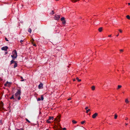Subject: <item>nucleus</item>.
<instances>
[{
    "mask_svg": "<svg viewBox=\"0 0 130 130\" xmlns=\"http://www.w3.org/2000/svg\"><path fill=\"white\" fill-rule=\"evenodd\" d=\"M91 89L93 90H94L95 89V87L94 86H93L91 87Z\"/></svg>",
    "mask_w": 130,
    "mask_h": 130,
    "instance_id": "nucleus-16",
    "label": "nucleus"
},
{
    "mask_svg": "<svg viewBox=\"0 0 130 130\" xmlns=\"http://www.w3.org/2000/svg\"><path fill=\"white\" fill-rule=\"evenodd\" d=\"M73 80L74 81L75 80V79H73Z\"/></svg>",
    "mask_w": 130,
    "mask_h": 130,
    "instance_id": "nucleus-45",
    "label": "nucleus"
},
{
    "mask_svg": "<svg viewBox=\"0 0 130 130\" xmlns=\"http://www.w3.org/2000/svg\"><path fill=\"white\" fill-rule=\"evenodd\" d=\"M128 119V118H126L125 119V120H127Z\"/></svg>",
    "mask_w": 130,
    "mask_h": 130,
    "instance_id": "nucleus-48",
    "label": "nucleus"
},
{
    "mask_svg": "<svg viewBox=\"0 0 130 130\" xmlns=\"http://www.w3.org/2000/svg\"><path fill=\"white\" fill-rule=\"evenodd\" d=\"M126 17L129 20L130 19V17L129 16V15H127L126 16Z\"/></svg>",
    "mask_w": 130,
    "mask_h": 130,
    "instance_id": "nucleus-17",
    "label": "nucleus"
},
{
    "mask_svg": "<svg viewBox=\"0 0 130 130\" xmlns=\"http://www.w3.org/2000/svg\"><path fill=\"white\" fill-rule=\"evenodd\" d=\"M108 37H111V35H108Z\"/></svg>",
    "mask_w": 130,
    "mask_h": 130,
    "instance_id": "nucleus-42",
    "label": "nucleus"
},
{
    "mask_svg": "<svg viewBox=\"0 0 130 130\" xmlns=\"http://www.w3.org/2000/svg\"><path fill=\"white\" fill-rule=\"evenodd\" d=\"M88 107H86L85 108V109L87 110L88 109Z\"/></svg>",
    "mask_w": 130,
    "mask_h": 130,
    "instance_id": "nucleus-35",
    "label": "nucleus"
},
{
    "mask_svg": "<svg viewBox=\"0 0 130 130\" xmlns=\"http://www.w3.org/2000/svg\"><path fill=\"white\" fill-rule=\"evenodd\" d=\"M17 91L15 94V99H16L17 98L18 96H20L21 93V90L20 89H17Z\"/></svg>",
    "mask_w": 130,
    "mask_h": 130,
    "instance_id": "nucleus-1",
    "label": "nucleus"
},
{
    "mask_svg": "<svg viewBox=\"0 0 130 130\" xmlns=\"http://www.w3.org/2000/svg\"><path fill=\"white\" fill-rule=\"evenodd\" d=\"M13 54L11 55L13 59L14 60L17 57V53L16 50H14L13 52Z\"/></svg>",
    "mask_w": 130,
    "mask_h": 130,
    "instance_id": "nucleus-2",
    "label": "nucleus"
},
{
    "mask_svg": "<svg viewBox=\"0 0 130 130\" xmlns=\"http://www.w3.org/2000/svg\"><path fill=\"white\" fill-rule=\"evenodd\" d=\"M90 114H89V115H90Z\"/></svg>",
    "mask_w": 130,
    "mask_h": 130,
    "instance_id": "nucleus-51",
    "label": "nucleus"
},
{
    "mask_svg": "<svg viewBox=\"0 0 130 130\" xmlns=\"http://www.w3.org/2000/svg\"><path fill=\"white\" fill-rule=\"evenodd\" d=\"M128 125V124H127V123H126L125 124V125Z\"/></svg>",
    "mask_w": 130,
    "mask_h": 130,
    "instance_id": "nucleus-46",
    "label": "nucleus"
},
{
    "mask_svg": "<svg viewBox=\"0 0 130 130\" xmlns=\"http://www.w3.org/2000/svg\"><path fill=\"white\" fill-rule=\"evenodd\" d=\"M62 23L63 24H65V23H66V21L65 20H64V21H62Z\"/></svg>",
    "mask_w": 130,
    "mask_h": 130,
    "instance_id": "nucleus-24",
    "label": "nucleus"
},
{
    "mask_svg": "<svg viewBox=\"0 0 130 130\" xmlns=\"http://www.w3.org/2000/svg\"><path fill=\"white\" fill-rule=\"evenodd\" d=\"M49 120H49L48 119V120H47L46 122L47 123H51V122L49 121Z\"/></svg>",
    "mask_w": 130,
    "mask_h": 130,
    "instance_id": "nucleus-29",
    "label": "nucleus"
},
{
    "mask_svg": "<svg viewBox=\"0 0 130 130\" xmlns=\"http://www.w3.org/2000/svg\"><path fill=\"white\" fill-rule=\"evenodd\" d=\"M2 105H2V106H3V103H2Z\"/></svg>",
    "mask_w": 130,
    "mask_h": 130,
    "instance_id": "nucleus-50",
    "label": "nucleus"
},
{
    "mask_svg": "<svg viewBox=\"0 0 130 130\" xmlns=\"http://www.w3.org/2000/svg\"><path fill=\"white\" fill-rule=\"evenodd\" d=\"M32 41H31V42H33L34 41V40L33 38L32 39Z\"/></svg>",
    "mask_w": 130,
    "mask_h": 130,
    "instance_id": "nucleus-41",
    "label": "nucleus"
},
{
    "mask_svg": "<svg viewBox=\"0 0 130 130\" xmlns=\"http://www.w3.org/2000/svg\"><path fill=\"white\" fill-rule=\"evenodd\" d=\"M10 99H15V98H14L13 95H12V96L10 98Z\"/></svg>",
    "mask_w": 130,
    "mask_h": 130,
    "instance_id": "nucleus-30",
    "label": "nucleus"
},
{
    "mask_svg": "<svg viewBox=\"0 0 130 130\" xmlns=\"http://www.w3.org/2000/svg\"><path fill=\"white\" fill-rule=\"evenodd\" d=\"M98 114L97 113H95L93 114L92 116V118H95L98 116Z\"/></svg>",
    "mask_w": 130,
    "mask_h": 130,
    "instance_id": "nucleus-8",
    "label": "nucleus"
},
{
    "mask_svg": "<svg viewBox=\"0 0 130 130\" xmlns=\"http://www.w3.org/2000/svg\"><path fill=\"white\" fill-rule=\"evenodd\" d=\"M41 99L40 98H39L37 99V101H40L41 100L43 101L44 99V98L42 95L41 96Z\"/></svg>",
    "mask_w": 130,
    "mask_h": 130,
    "instance_id": "nucleus-6",
    "label": "nucleus"
},
{
    "mask_svg": "<svg viewBox=\"0 0 130 130\" xmlns=\"http://www.w3.org/2000/svg\"><path fill=\"white\" fill-rule=\"evenodd\" d=\"M119 31L120 32H121V33L122 32V31L121 29H119Z\"/></svg>",
    "mask_w": 130,
    "mask_h": 130,
    "instance_id": "nucleus-34",
    "label": "nucleus"
},
{
    "mask_svg": "<svg viewBox=\"0 0 130 130\" xmlns=\"http://www.w3.org/2000/svg\"><path fill=\"white\" fill-rule=\"evenodd\" d=\"M71 98H70L68 99V100H71Z\"/></svg>",
    "mask_w": 130,
    "mask_h": 130,
    "instance_id": "nucleus-44",
    "label": "nucleus"
},
{
    "mask_svg": "<svg viewBox=\"0 0 130 130\" xmlns=\"http://www.w3.org/2000/svg\"><path fill=\"white\" fill-rule=\"evenodd\" d=\"M60 116H57V118H56L55 119V120L57 121L58 122H59L60 121Z\"/></svg>",
    "mask_w": 130,
    "mask_h": 130,
    "instance_id": "nucleus-5",
    "label": "nucleus"
},
{
    "mask_svg": "<svg viewBox=\"0 0 130 130\" xmlns=\"http://www.w3.org/2000/svg\"><path fill=\"white\" fill-rule=\"evenodd\" d=\"M120 51L121 52H122L123 51V49H121L120 50Z\"/></svg>",
    "mask_w": 130,
    "mask_h": 130,
    "instance_id": "nucleus-38",
    "label": "nucleus"
},
{
    "mask_svg": "<svg viewBox=\"0 0 130 130\" xmlns=\"http://www.w3.org/2000/svg\"><path fill=\"white\" fill-rule=\"evenodd\" d=\"M54 119V117L52 116H50L48 120H53Z\"/></svg>",
    "mask_w": 130,
    "mask_h": 130,
    "instance_id": "nucleus-12",
    "label": "nucleus"
},
{
    "mask_svg": "<svg viewBox=\"0 0 130 130\" xmlns=\"http://www.w3.org/2000/svg\"><path fill=\"white\" fill-rule=\"evenodd\" d=\"M66 128H63V130H66Z\"/></svg>",
    "mask_w": 130,
    "mask_h": 130,
    "instance_id": "nucleus-40",
    "label": "nucleus"
},
{
    "mask_svg": "<svg viewBox=\"0 0 130 130\" xmlns=\"http://www.w3.org/2000/svg\"><path fill=\"white\" fill-rule=\"evenodd\" d=\"M8 48V47L7 46H5L2 47L1 49L2 50L6 51Z\"/></svg>",
    "mask_w": 130,
    "mask_h": 130,
    "instance_id": "nucleus-3",
    "label": "nucleus"
},
{
    "mask_svg": "<svg viewBox=\"0 0 130 130\" xmlns=\"http://www.w3.org/2000/svg\"><path fill=\"white\" fill-rule=\"evenodd\" d=\"M54 11L53 10H52L51 12L50 13L51 14H54Z\"/></svg>",
    "mask_w": 130,
    "mask_h": 130,
    "instance_id": "nucleus-26",
    "label": "nucleus"
},
{
    "mask_svg": "<svg viewBox=\"0 0 130 130\" xmlns=\"http://www.w3.org/2000/svg\"><path fill=\"white\" fill-rule=\"evenodd\" d=\"M117 115L116 114L115 115V117H114V118L115 119H116L117 118Z\"/></svg>",
    "mask_w": 130,
    "mask_h": 130,
    "instance_id": "nucleus-27",
    "label": "nucleus"
},
{
    "mask_svg": "<svg viewBox=\"0 0 130 130\" xmlns=\"http://www.w3.org/2000/svg\"><path fill=\"white\" fill-rule=\"evenodd\" d=\"M17 130H24L23 128H21L20 129H18Z\"/></svg>",
    "mask_w": 130,
    "mask_h": 130,
    "instance_id": "nucleus-36",
    "label": "nucleus"
},
{
    "mask_svg": "<svg viewBox=\"0 0 130 130\" xmlns=\"http://www.w3.org/2000/svg\"><path fill=\"white\" fill-rule=\"evenodd\" d=\"M128 5H130V3H128Z\"/></svg>",
    "mask_w": 130,
    "mask_h": 130,
    "instance_id": "nucleus-47",
    "label": "nucleus"
},
{
    "mask_svg": "<svg viewBox=\"0 0 130 130\" xmlns=\"http://www.w3.org/2000/svg\"><path fill=\"white\" fill-rule=\"evenodd\" d=\"M7 53H8V52H5V54H7Z\"/></svg>",
    "mask_w": 130,
    "mask_h": 130,
    "instance_id": "nucleus-43",
    "label": "nucleus"
},
{
    "mask_svg": "<svg viewBox=\"0 0 130 130\" xmlns=\"http://www.w3.org/2000/svg\"><path fill=\"white\" fill-rule=\"evenodd\" d=\"M5 39L7 41H8V40L7 39V38H5Z\"/></svg>",
    "mask_w": 130,
    "mask_h": 130,
    "instance_id": "nucleus-37",
    "label": "nucleus"
},
{
    "mask_svg": "<svg viewBox=\"0 0 130 130\" xmlns=\"http://www.w3.org/2000/svg\"><path fill=\"white\" fill-rule=\"evenodd\" d=\"M85 122V121H83L81 122V123L82 124H84Z\"/></svg>",
    "mask_w": 130,
    "mask_h": 130,
    "instance_id": "nucleus-32",
    "label": "nucleus"
},
{
    "mask_svg": "<svg viewBox=\"0 0 130 130\" xmlns=\"http://www.w3.org/2000/svg\"><path fill=\"white\" fill-rule=\"evenodd\" d=\"M16 62L15 61H14V60H11V61H10V62H11V63H10V64H12V63H15V62Z\"/></svg>",
    "mask_w": 130,
    "mask_h": 130,
    "instance_id": "nucleus-14",
    "label": "nucleus"
},
{
    "mask_svg": "<svg viewBox=\"0 0 130 130\" xmlns=\"http://www.w3.org/2000/svg\"><path fill=\"white\" fill-rule=\"evenodd\" d=\"M60 20L61 21H64L65 20V18L64 17H62L61 18Z\"/></svg>",
    "mask_w": 130,
    "mask_h": 130,
    "instance_id": "nucleus-18",
    "label": "nucleus"
},
{
    "mask_svg": "<svg viewBox=\"0 0 130 130\" xmlns=\"http://www.w3.org/2000/svg\"><path fill=\"white\" fill-rule=\"evenodd\" d=\"M43 86V84L42 83H40L38 86V88L39 89L42 88Z\"/></svg>",
    "mask_w": 130,
    "mask_h": 130,
    "instance_id": "nucleus-9",
    "label": "nucleus"
},
{
    "mask_svg": "<svg viewBox=\"0 0 130 130\" xmlns=\"http://www.w3.org/2000/svg\"><path fill=\"white\" fill-rule=\"evenodd\" d=\"M60 18V16L59 15H57L55 16L54 17V19L56 20H58Z\"/></svg>",
    "mask_w": 130,
    "mask_h": 130,
    "instance_id": "nucleus-4",
    "label": "nucleus"
},
{
    "mask_svg": "<svg viewBox=\"0 0 130 130\" xmlns=\"http://www.w3.org/2000/svg\"><path fill=\"white\" fill-rule=\"evenodd\" d=\"M17 65H18V64H17V63L16 62H15L14 63V68H16V67H17Z\"/></svg>",
    "mask_w": 130,
    "mask_h": 130,
    "instance_id": "nucleus-13",
    "label": "nucleus"
},
{
    "mask_svg": "<svg viewBox=\"0 0 130 130\" xmlns=\"http://www.w3.org/2000/svg\"><path fill=\"white\" fill-rule=\"evenodd\" d=\"M18 96V98H18V100H19L21 99V97L20 96Z\"/></svg>",
    "mask_w": 130,
    "mask_h": 130,
    "instance_id": "nucleus-33",
    "label": "nucleus"
},
{
    "mask_svg": "<svg viewBox=\"0 0 130 130\" xmlns=\"http://www.w3.org/2000/svg\"><path fill=\"white\" fill-rule=\"evenodd\" d=\"M26 121L28 122L29 123H30V122L27 118H26Z\"/></svg>",
    "mask_w": 130,
    "mask_h": 130,
    "instance_id": "nucleus-31",
    "label": "nucleus"
},
{
    "mask_svg": "<svg viewBox=\"0 0 130 130\" xmlns=\"http://www.w3.org/2000/svg\"><path fill=\"white\" fill-rule=\"evenodd\" d=\"M122 86L121 85H119L118 86V87L117 88V90H118L119 89H120L122 87Z\"/></svg>",
    "mask_w": 130,
    "mask_h": 130,
    "instance_id": "nucleus-11",
    "label": "nucleus"
},
{
    "mask_svg": "<svg viewBox=\"0 0 130 130\" xmlns=\"http://www.w3.org/2000/svg\"><path fill=\"white\" fill-rule=\"evenodd\" d=\"M76 79L77 80L78 82H80L81 81V79H79V78L78 77H77L76 78Z\"/></svg>",
    "mask_w": 130,
    "mask_h": 130,
    "instance_id": "nucleus-20",
    "label": "nucleus"
},
{
    "mask_svg": "<svg viewBox=\"0 0 130 130\" xmlns=\"http://www.w3.org/2000/svg\"><path fill=\"white\" fill-rule=\"evenodd\" d=\"M54 130H61L59 129L57 127H55L54 128Z\"/></svg>",
    "mask_w": 130,
    "mask_h": 130,
    "instance_id": "nucleus-15",
    "label": "nucleus"
},
{
    "mask_svg": "<svg viewBox=\"0 0 130 130\" xmlns=\"http://www.w3.org/2000/svg\"><path fill=\"white\" fill-rule=\"evenodd\" d=\"M28 31L30 33L31 32V28H29L28 30Z\"/></svg>",
    "mask_w": 130,
    "mask_h": 130,
    "instance_id": "nucleus-19",
    "label": "nucleus"
},
{
    "mask_svg": "<svg viewBox=\"0 0 130 130\" xmlns=\"http://www.w3.org/2000/svg\"><path fill=\"white\" fill-rule=\"evenodd\" d=\"M32 43L33 44V46H36L37 45L33 43V42H32Z\"/></svg>",
    "mask_w": 130,
    "mask_h": 130,
    "instance_id": "nucleus-25",
    "label": "nucleus"
},
{
    "mask_svg": "<svg viewBox=\"0 0 130 130\" xmlns=\"http://www.w3.org/2000/svg\"><path fill=\"white\" fill-rule=\"evenodd\" d=\"M119 34H118V35H117L116 36H117V37H118V36H119Z\"/></svg>",
    "mask_w": 130,
    "mask_h": 130,
    "instance_id": "nucleus-49",
    "label": "nucleus"
},
{
    "mask_svg": "<svg viewBox=\"0 0 130 130\" xmlns=\"http://www.w3.org/2000/svg\"><path fill=\"white\" fill-rule=\"evenodd\" d=\"M23 40H21L20 41V42L21 43H22V42H23Z\"/></svg>",
    "mask_w": 130,
    "mask_h": 130,
    "instance_id": "nucleus-39",
    "label": "nucleus"
},
{
    "mask_svg": "<svg viewBox=\"0 0 130 130\" xmlns=\"http://www.w3.org/2000/svg\"><path fill=\"white\" fill-rule=\"evenodd\" d=\"M103 28L102 27H101L99 28L98 30L100 32H101Z\"/></svg>",
    "mask_w": 130,
    "mask_h": 130,
    "instance_id": "nucleus-10",
    "label": "nucleus"
},
{
    "mask_svg": "<svg viewBox=\"0 0 130 130\" xmlns=\"http://www.w3.org/2000/svg\"><path fill=\"white\" fill-rule=\"evenodd\" d=\"M21 78L22 79V80H21V81H24L25 79H23V77L22 76H21Z\"/></svg>",
    "mask_w": 130,
    "mask_h": 130,
    "instance_id": "nucleus-28",
    "label": "nucleus"
},
{
    "mask_svg": "<svg viewBox=\"0 0 130 130\" xmlns=\"http://www.w3.org/2000/svg\"><path fill=\"white\" fill-rule=\"evenodd\" d=\"M0 32H1V31H0Z\"/></svg>",
    "mask_w": 130,
    "mask_h": 130,
    "instance_id": "nucleus-52",
    "label": "nucleus"
},
{
    "mask_svg": "<svg viewBox=\"0 0 130 130\" xmlns=\"http://www.w3.org/2000/svg\"><path fill=\"white\" fill-rule=\"evenodd\" d=\"M90 111V109H88L86 111V113H88L89 111Z\"/></svg>",
    "mask_w": 130,
    "mask_h": 130,
    "instance_id": "nucleus-23",
    "label": "nucleus"
},
{
    "mask_svg": "<svg viewBox=\"0 0 130 130\" xmlns=\"http://www.w3.org/2000/svg\"><path fill=\"white\" fill-rule=\"evenodd\" d=\"M10 130H11V129H10Z\"/></svg>",
    "mask_w": 130,
    "mask_h": 130,
    "instance_id": "nucleus-53",
    "label": "nucleus"
},
{
    "mask_svg": "<svg viewBox=\"0 0 130 130\" xmlns=\"http://www.w3.org/2000/svg\"><path fill=\"white\" fill-rule=\"evenodd\" d=\"M125 102L126 103H128L129 102V101L128 100V99H126L125 100Z\"/></svg>",
    "mask_w": 130,
    "mask_h": 130,
    "instance_id": "nucleus-21",
    "label": "nucleus"
},
{
    "mask_svg": "<svg viewBox=\"0 0 130 130\" xmlns=\"http://www.w3.org/2000/svg\"><path fill=\"white\" fill-rule=\"evenodd\" d=\"M72 122H73V123L74 124H76L77 123V122L75 121L74 120H73L72 121Z\"/></svg>",
    "mask_w": 130,
    "mask_h": 130,
    "instance_id": "nucleus-22",
    "label": "nucleus"
},
{
    "mask_svg": "<svg viewBox=\"0 0 130 130\" xmlns=\"http://www.w3.org/2000/svg\"><path fill=\"white\" fill-rule=\"evenodd\" d=\"M11 83L7 81L6 83L4 85L5 86H9L11 84Z\"/></svg>",
    "mask_w": 130,
    "mask_h": 130,
    "instance_id": "nucleus-7",
    "label": "nucleus"
}]
</instances>
